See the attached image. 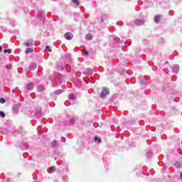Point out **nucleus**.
<instances>
[{
	"label": "nucleus",
	"mask_w": 182,
	"mask_h": 182,
	"mask_svg": "<svg viewBox=\"0 0 182 182\" xmlns=\"http://www.w3.org/2000/svg\"><path fill=\"white\" fill-rule=\"evenodd\" d=\"M37 18L40 19V21H45V13L42 11H39L37 14Z\"/></svg>",
	"instance_id": "1"
},
{
	"label": "nucleus",
	"mask_w": 182,
	"mask_h": 182,
	"mask_svg": "<svg viewBox=\"0 0 182 182\" xmlns=\"http://www.w3.org/2000/svg\"><path fill=\"white\" fill-rule=\"evenodd\" d=\"M144 19L141 18H136L134 21L135 25H137V26H141V25L144 24Z\"/></svg>",
	"instance_id": "2"
},
{
	"label": "nucleus",
	"mask_w": 182,
	"mask_h": 182,
	"mask_svg": "<svg viewBox=\"0 0 182 182\" xmlns=\"http://www.w3.org/2000/svg\"><path fill=\"white\" fill-rule=\"evenodd\" d=\"M64 36L67 41H72L73 39V34L70 32L65 33Z\"/></svg>",
	"instance_id": "3"
},
{
	"label": "nucleus",
	"mask_w": 182,
	"mask_h": 182,
	"mask_svg": "<svg viewBox=\"0 0 182 182\" xmlns=\"http://www.w3.org/2000/svg\"><path fill=\"white\" fill-rule=\"evenodd\" d=\"M109 95V89L105 88L100 94L101 97H105V96H107Z\"/></svg>",
	"instance_id": "4"
},
{
	"label": "nucleus",
	"mask_w": 182,
	"mask_h": 182,
	"mask_svg": "<svg viewBox=\"0 0 182 182\" xmlns=\"http://www.w3.org/2000/svg\"><path fill=\"white\" fill-rule=\"evenodd\" d=\"M180 70V66H178V65H174L172 67V71L173 72V73H178Z\"/></svg>",
	"instance_id": "5"
},
{
	"label": "nucleus",
	"mask_w": 182,
	"mask_h": 182,
	"mask_svg": "<svg viewBox=\"0 0 182 182\" xmlns=\"http://www.w3.org/2000/svg\"><path fill=\"white\" fill-rule=\"evenodd\" d=\"M26 87L27 90H32L33 87H35V84H33V82H29L28 84L26 85Z\"/></svg>",
	"instance_id": "6"
},
{
	"label": "nucleus",
	"mask_w": 182,
	"mask_h": 182,
	"mask_svg": "<svg viewBox=\"0 0 182 182\" xmlns=\"http://www.w3.org/2000/svg\"><path fill=\"white\" fill-rule=\"evenodd\" d=\"M85 73L90 75H93V70L92 68H86L85 70Z\"/></svg>",
	"instance_id": "7"
},
{
	"label": "nucleus",
	"mask_w": 182,
	"mask_h": 182,
	"mask_svg": "<svg viewBox=\"0 0 182 182\" xmlns=\"http://www.w3.org/2000/svg\"><path fill=\"white\" fill-rule=\"evenodd\" d=\"M68 99L69 100H76V95L73 93H70L68 95Z\"/></svg>",
	"instance_id": "8"
},
{
	"label": "nucleus",
	"mask_w": 182,
	"mask_h": 182,
	"mask_svg": "<svg viewBox=\"0 0 182 182\" xmlns=\"http://www.w3.org/2000/svg\"><path fill=\"white\" fill-rule=\"evenodd\" d=\"M37 90L38 92H43L45 90V85H43V84L40 85L38 87H37Z\"/></svg>",
	"instance_id": "9"
},
{
	"label": "nucleus",
	"mask_w": 182,
	"mask_h": 182,
	"mask_svg": "<svg viewBox=\"0 0 182 182\" xmlns=\"http://www.w3.org/2000/svg\"><path fill=\"white\" fill-rule=\"evenodd\" d=\"M36 63H33L30 65L29 69L30 70H35V69H36Z\"/></svg>",
	"instance_id": "10"
},
{
	"label": "nucleus",
	"mask_w": 182,
	"mask_h": 182,
	"mask_svg": "<svg viewBox=\"0 0 182 182\" xmlns=\"http://www.w3.org/2000/svg\"><path fill=\"white\" fill-rule=\"evenodd\" d=\"M85 39L86 41H92V39H93V36H92L90 33H88L85 36Z\"/></svg>",
	"instance_id": "11"
},
{
	"label": "nucleus",
	"mask_w": 182,
	"mask_h": 182,
	"mask_svg": "<svg viewBox=\"0 0 182 182\" xmlns=\"http://www.w3.org/2000/svg\"><path fill=\"white\" fill-rule=\"evenodd\" d=\"M56 171V168L55 166H52L49 168L48 174H52V173H55Z\"/></svg>",
	"instance_id": "12"
},
{
	"label": "nucleus",
	"mask_w": 182,
	"mask_h": 182,
	"mask_svg": "<svg viewBox=\"0 0 182 182\" xmlns=\"http://www.w3.org/2000/svg\"><path fill=\"white\" fill-rule=\"evenodd\" d=\"M94 141H95V143H102V139L95 136L94 137Z\"/></svg>",
	"instance_id": "13"
},
{
	"label": "nucleus",
	"mask_w": 182,
	"mask_h": 182,
	"mask_svg": "<svg viewBox=\"0 0 182 182\" xmlns=\"http://www.w3.org/2000/svg\"><path fill=\"white\" fill-rule=\"evenodd\" d=\"M51 146H52L53 148L57 147V146H58V141H57V140H53V141L51 142Z\"/></svg>",
	"instance_id": "14"
},
{
	"label": "nucleus",
	"mask_w": 182,
	"mask_h": 182,
	"mask_svg": "<svg viewBox=\"0 0 182 182\" xmlns=\"http://www.w3.org/2000/svg\"><path fill=\"white\" fill-rule=\"evenodd\" d=\"M147 80H149V79L146 78V77H141V85H144L146 83V82H147Z\"/></svg>",
	"instance_id": "15"
},
{
	"label": "nucleus",
	"mask_w": 182,
	"mask_h": 182,
	"mask_svg": "<svg viewBox=\"0 0 182 182\" xmlns=\"http://www.w3.org/2000/svg\"><path fill=\"white\" fill-rule=\"evenodd\" d=\"M155 23H159L160 22V16H156L154 18Z\"/></svg>",
	"instance_id": "16"
},
{
	"label": "nucleus",
	"mask_w": 182,
	"mask_h": 182,
	"mask_svg": "<svg viewBox=\"0 0 182 182\" xmlns=\"http://www.w3.org/2000/svg\"><path fill=\"white\" fill-rule=\"evenodd\" d=\"M33 52V50L31 48H27L26 50L25 51L26 55H28V53H32Z\"/></svg>",
	"instance_id": "17"
},
{
	"label": "nucleus",
	"mask_w": 182,
	"mask_h": 182,
	"mask_svg": "<svg viewBox=\"0 0 182 182\" xmlns=\"http://www.w3.org/2000/svg\"><path fill=\"white\" fill-rule=\"evenodd\" d=\"M23 46L29 48H32V46H33V43H24Z\"/></svg>",
	"instance_id": "18"
},
{
	"label": "nucleus",
	"mask_w": 182,
	"mask_h": 182,
	"mask_svg": "<svg viewBox=\"0 0 182 182\" xmlns=\"http://www.w3.org/2000/svg\"><path fill=\"white\" fill-rule=\"evenodd\" d=\"M55 95H61V93H63V90H56L54 92Z\"/></svg>",
	"instance_id": "19"
},
{
	"label": "nucleus",
	"mask_w": 182,
	"mask_h": 182,
	"mask_svg": "<svg viewBox=\"0 0 182 182\" xmlns=\"http://www.w3.org/2000/svg\"><path fill=\"white\" fill-rule=\"evenodd\" d=\"M151 156H153V152L149 151L146 154V159H151Z\"/></svg>",
	"instance_id": "20"
},
{
	"label": "nucleus",
	"mask_w": 182,
	"mask_h": 182,
	"mask_svg": "<svg viewBox=\"0 0 182 182\" xmlns=\"http://www.w3.org/2000/svg\"><path fill=\"white\" fill-rule=\"evenodd\" d=\"M19 109V105H14L13 106V110H16V112H17Z\"/></svg>",
	"instance_id": "21"
},
{
	"label": "nucleus",
	"mask_w": 182,
	"mask_h": 182,
	"mask_svg": "<svg viewBox=\"0 0 182 182\" xmlns=\"http://www.w3.org/2000/svg\"><path fill=\"white\" fill-rule=\"evenodd\" d=\"M4 53H12L11 49H5L4 50Z\"/></svg>",
	"instance_id": "22"
},
{
	"label": "nucleus",
	"mask_w": 182,
	"mask_h": 182,
	"mask_svg": "<svg viewBox=\"0 0 182 182\" xmlns=\"http://www.w3.org/2000/svg\"><path fill=\"white\" fill-rule=\"evenodd\" d=\"M23 133H25L23 132V128H20L18 130V134H23Z\"/></svg>",
	"instance_id": "23"
},
{
	"label": "nucleus",
	"mask_w": 182,
	"mask_h": 182,
	"mask_svg": "<svg viewBox=\"0 0 182 182\" xmlns=\"http://www.w3.org/2000/svg\"><path fill=\"white\" fill-rule=\"evenodd\" d=\"M62 178H63V181H64V182L68 181V180L69 179L68 176H62Z\"/></svg>",
	"instance_id": "24"
},
{
	"label": "nucleus",
	"mask_w": 182,
	"mask_h": 182,
	"mask_svg": "<svg viewBox=\"0 0 182 182\" xmlns=\"http://www.w3.org/2000/svg\"><path fill=\"white\" fill-rule=\"evenodd\" d=\"M75 122H76V119L75 118H71L70 119V124H74Z\"/></svg>",
	"instance_id": "25"
},
{
	"label": "nucleus",
	"mask_w": 182,
	"mask_h": 182,
	"mask_svg": "<svg viewBox=\"0 0 182 182\" xmlns=\"http://www.w3.org/2000/svg\"><path fill=\"white\" fill-rule=\"evenodd\" d=\"M73 4H75L77 6L80 5V3L77 0H71Z\"/></svg>",
	"instance_id": "26"
},
{
	"label": "nucleus",
	"mask_w": 182,
	"mask_h": 182,
	"mask_svg": "<svg viewBox=\"0 0 182 182\" xmlns=\"http://www.w3.org/2000/svg\"><path fill=\"white\" fill-rule=\"evenodd\" d=\"M46 50H48V52H52V49L50 48L49 46H46L45 52H46Z\"/></svg>",
	"instance_id": "27"
},
{
	"label": "nucleus",
	"mask_w": 182,
	"mask_h": 182,
	"mask_svg": "<svg viewBox=\"0 0 182 182\" xmlns=\"http://www.w3.org/2000/svg\"><path fill=\"white\" fill-rule=\"evenodd\" d=\"M0 116H1V117H5V112L1 111L0 112Z\"/></svg>",
	"instance_id": "28"
},
{
	"label": "nucleus",
	"mask_w": 182,
	"mask_h": 182,
	"mask_svg": "<svg viewBox=\"0 0 182 182\" xmlns=\"http://www.w3.org/2000/svg\"><path fill=\"white\" fill-rule=\"evenodd\" d=\"M6 100L4 98H0V103H5Z\"/></svg>",
	"instance_id": "29"
},
{
	"label": "nucleus",
	"mask_w": 182,
	"mask_h": 182,
	"mask_svg": "<svg viewBox=\"0 0 182 182\" xmlns=\"http://www.w3.org/2000/svg\"><path fill=\"white\" fill-rule=\"evenodd\" d=\"M175 166L177 167L178 168H180L181 165L178 162H176L175 163Z\"/></svg>",
	"instance_id": "30"
},
{
	"label": "nucleus",
	"mask_w": 182,
	"mask_h": 182,
	"mask_svg": "<svg viewBox=\"0 0 182 182\" xmlns=\"http://www.w3.org/2000/svg\"><path fill=\"white\" fill-rule=\"evenodd\" d=\"M21 147L22 149H28V144L26 143V144H24V146H21Z\"/></svg>",
	"instance_id": "31"
},
{
	"label": "nucleus",
	"mask_w": 182,
	"mask_h": 182,
	"mask_svg": "<svg viewBox=\"0 0 182 182\" xmlns=\"http://www.w3.org/2000/svg\"><path fill=\"white\" fill-rule=\"evenodd\" d=\"M117 24L119 26H123V23H122V22H117Z\"/></svg>",
	"instance_id": "32"
},
{
	"label": "nucleus",
	"mask_w": 182,
	"mask_h": 182,
	"mask_svg": "<svg viewBox=\"0 0 182 182\" xmlns=\"http://www.w3.org/2000/svg\"><path fill=\"white\" fill-rule=\"evenodd\" d=\"M10 23H12L14 25V26H15V25H16V23L15 22V21H10Z\"/></svg>",
	"instance_id": "33"
},
{
	"label": "nucleus",
	"mask_w": 182,
	"mask_h": 182,
	"mask_svg": "<svg viewBox=\"0 0 182 182\" xmlns=\"http://www.w3.org/2000/svg\"><path fill=\"white\" fill-rule=\"evenodd\" d=\"M65 68H66V66L62 67V68H61L62 70H65Z\"/></svg>",
	"instance_id": "34"
},
{
	"label": "nucleus",
	"mask_w": 182,
	"mask_h": 182,
	"mask_svg": "<svg viewBox=\"0 0 182 182\" xmlns=\"http://www.w3.org/2000/svg\"><path fill=\"white\" fill-rule=\"evenodd\" d=\"M38 117H42V114L41 112L38 114Z\"/></svg>",
	"instance_id": "35"
},
{
	"label": "nucleus",
	"mask_w": 182,
	"mask_h": 182,
	"mask_svg": "<svg viewBox=\"0 0 182 182\" xmlns=\"http://www.w3.org/2000/svg\"><path fill=\"white\" fill-rule=\"evenodd\" d=\"M101 22H105V19H103V18H101Z\"/></svg>",
	"instance_id": "36"
},
{
	"label": "nucleus",
	"mask_w": 182,
	"mask_h": 182,
	"mask_svg": "<svg viewBox=\"0 0 182 182\" xmlns=\"http://www.w3.org/2000/svg\"><path fill=\"white\" fill-rule=\"evenodd\" d=\"M2 50V46H0V52Z\"/></svg>",
	"instance_id": "37"
},
{
	"label": "nucleus",
	"mask_w": 182,
	"mask_h": 182,
	"mask_svg": "<svg viewBox=\"0 0 182 182\" xmlns=\"http://www.w3.org/2000/svg\"><path fill=\"white\" fill-rule=\"evenodd\" d=\"M180 177L182 178V172H181Z\"/></svg>",
	"instance_id": "38"
},
{
	"label": "nucleus",
	"mask_w": 182,
	"mask_h": 182,
	"mask_svg": "<svg viewBox=\"0 0 182 182\" xmlns=\"http://www.w3.org/2000/svg\"><path fill=\"white\" fill-rule=\"evenodd\" d=\"M6 69H9V67H8V65L6 66Z\"/></svg>",
	"instance_id": "39"
},
{
	"label": "nucleus",
	"mask_w": 182,
	"mask_h": 182,
	"mask_svg": "<svg viewBox=\"0 0 182 182\" xmlns=\"http://www.w3.org/2000/svg\"><path fill=\"white\" fill-rule=\"evenodd\" d=\"M163 42H164V40L162 39V41H161V43H163Z\"/></svg>",
	"instance_id": "40"
},
{
	"label": "nucleus",
	"mask_w": 182,
	"mask_h": 182,
	"mask_svg": "<svg viewBox=\"0 0 182 182\" xmlns=\"http://www.w3.org/2000/svg\"><path fill=\"white\" fill-rule=\"evenodd\" d=\"M36 116H38V113H36Z\"/></svg>",
	"instance_id": "41"
}]
</instances>
